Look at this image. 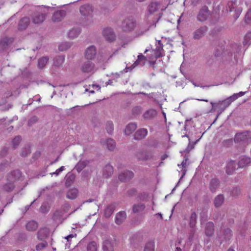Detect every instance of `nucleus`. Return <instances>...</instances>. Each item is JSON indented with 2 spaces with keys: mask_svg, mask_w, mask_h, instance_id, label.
<instances>
[{
  "mask_svg": "<svg viewBox=\"0 0 251 251\" xmlns=\"http://www.w3.org/2000/svg\"><path fill=\"white\" fill-rule=\"evenodd\" d=\"M165 7L162 3L157 1H152L148 6L146 17L152 23L157 21L162 16L161 11L164 10Z\"/></svg>",
  "mask_w": 251,
  "mask_h": 251,
  "instance_id": "1",
  "label": "nucleus"
},
{
  "mask_svg": "<svg viewBox=\"0 0 251 251\" xmlns=\"http://www.w3.org/2000/svg\"><path fill=\"white\" fill-rule=\"evenodd\" d=\"M52 9L53 7L43 5L38 7L31 17L32 22L36 25L42 24L45 21L49 12Z\"/></svg>",
  "mask_w": 251,
  "mask_h": 251,
  "instance_id": "2",
  "label": "nucleus"
},
{
  "mask_svg": "<svg viewBox=\"0 0 251 251\" xmlns=\"http://www.w3.org/2000/svg\"><path fill=\"white\" fill-rule=\"evenodd\" d=\"M21 175V172L19 170L12 172L8 176L7 182L3 185V189L7 192L12 191L14 188V182L20 178Z\"/></svg>",
  "mask_w": 251,
  "mask_h": 251,
  "instance_id": "3",
  "label": "nucleus"
},
{
  "mask_svg": "<svg viewBox=\"0 0 251 251\" xmlns=\"http://www.w3.org/2000/svg\"><path fill=\"white\" fill-rule=\"evenodd\" d=\"M135 25V19L132 17H129L123 20L121 26L123 31H129L133 30Z\"/></svg>",
  "mask_w": 251,
  "mask_h": 251,
  "instance_id": "4",
  "label": "nucleus"
},
{
  "mask_svg": "<svg viewBox=\"0 0 251 251\" xmlns=\"http://www.w3.org/2000/svg\"><path fill=\"white\" fill-rule=\"evenodd\" d=\"M234 140L237 142H243L247 144L251 142V131H246L236 134Z\"/></svg>",
  "mask_w": 251,
  "mask_h": 251,
  "instance_id": "5",
  "label": "nucleus"
},
{
  "mask_svg": "<svg viewBox=\"0 0 251 251\" xmlns=\"http://www.w3.org/2000/svg\"><path fill=\"white\" fill-rule=\"evenodd\" d=\"M80 69L81 72L87 73H94L96 71L95 64L91 60H87L82 63Z\"/></svg>",
  "mask_w": 251,
  "mask_h": 251,
  "instance_id": "6",
  "label": "nucleus"
},
{
  "mask_svg": "<svg viewBox=\"0 0 251 251\" xmlns=\"http://www.w3.org/2000/svg\"><path fill=\"white\" fill-rule=\"evenodd\" d=\"M210 15V11L207 6H204L199 11L197 15V20L201 22L207 20Z\"/></svg>",
  "mask_w": 251,
  "mask_h": 251,
  "instance_id": "7",
  "label": "nucleus"
},
{
  "mask_svg": "<svg viewBox=\"0 0 251 251\" xmlns=\"http://www.w3.org/2000/svg\"><path fill=\"white\" fill-rule=\"evenodd\" d=\"M207 27L202 26L195 30L193 33V38L195 40H199L204 36L207 32Z\"/></svg>",
  "mask_w": 251,
  "mask_h": 251,
  "instance_id": "8",
  "label": "nucleus"
},
{
  "mask_svg": "<svg viewBox=\"0 0 251 251\" xmlns=\"http://www.w3.org/2000/svg\"><path fill=\"white\" fill-rule=\"evenodd\" d=\"M102 35L105 39L109 42L115 40L116 36L113 29L110 27H106L102 30Z\"/></svg>",
  "mask_w": 251,
  "mask_h": 251,
  "instance_id": "9",
  "label": "nucleus"
},
{
  "mask_svg": "<svg viewBox=\"0 0 251 251\" xmlns=\"http://www.w3.org/2000/svg\"><path fill=\"white\" fill-rule=\"evenodd\" d=\"M146 60V57L142 53H139V54L138 55V58L136 61L131 66L126 68V69L127 70L126 72H127L128 70L131 71L132 69L138 65L143 66L145 65Z\"/></svg>",
  "mask_w": 251,
  "mask_h": 251,
  "instance_id": "10",
  "label": "nucleus"
},
{
  "mask_svg": "<svg viewBox=\"0 0 251 251\" xmlns=\"http://www.w3.org/2000/svg\"><path fill=\"white\" fill-rule=\"evenodd\" d=\"M96 54V49L95 46H91L88 47L85 52V58L87 60H92Z\"/></svg>",
  "mask_w": 251,
  "mask_h": 251,
  "instance_id": "11",
  "label": "nucleus"
},
{
  "mask_svg": "<svg viewBox=\"0 0 251 251\" xmlns=\"http://www.w3.org/2000/svg\"><path fill=\"white\" fill-rule=\"evenodd\" d=\"M232 236V231L229 228H226L222 230V235H218V239L221 244L223 241H227L230 239Z\"/></svg>",
  "mask_w": 251,
  "mask_h": 251,
  "instance_id": "12",
  "label": "nucleus"
},
{
  "mask_svg": "<svg viewBox=\"0 0 251 251\" xmlns=\"http://www.w3.org/2000/svg\"><path fill=\"white\" fill-rule=\"evenodd\" d=\"M115 242L112 239H106L103 242L102 249L103 251H114Z\"/></svg>",
  "mask_w": 251,
  "mask_h": 251,
  "instance_id": "13",
  "label": "nucleus"
},
{
  "mask_svg": "<svg viewBox=\"0 0 251 251\" xmlns=\"http://www.w3.org/2000/svg\"><path fill=\"white\" fill-rule=\"evenodd\" d=\"M231 103V102L230 101L228 98H227L226 100L223 101H220L217 103L211 102L210 103L212 105V109H216L217 107H221L222 106H223L224 109H225L228 107Z\"/></svg>",
  "mask_w": 251,
  "mask_h": 251,
  "instance_id": "14",
  "label": "nucleus"
},
{
  "mask_svg": "<svg viewBox=\"0 0 251 251\" xmlns=\"http://www.w3.org/2000/svg\"><path fill=\"white\" fill-rule=\"evenodd\" d=\"M134 174L130 171H126L121 173L119 176V179L121 181H125L133 178Z\"/></svg>",
  "mask_w": 251,
  "mask_h": 251,
  "instance_id": "15",
  "label": "nucleus"
},
{
  "mask_svg": "<svg viewBox=\"0 0 251 251\" xmlns=\"http://www.w3.org/2000/svg\"><path fill=\"white\" fill-rule=\"evenodd\" d=\"M236 167V164L234 160H229L227 162L226 167V172L228 175H231L235 170Z\"/></svg>",
  "mask_w": 251,
  "mask_h": 251,
  "instance_id": "16",
  "label": "nucleus"
},
{
  "mask_svg": "<svg viewBox=\"0 0 251 251\" xmlns=\"http://www.w3.org/2000/svg\"><path fill=\"white\" fill-rule=\"evenodd\" d=\"M30 23V19L28 17H24L20 20L18 25L19 30H22L26 29Z\"/></svg>",
  "mask_w": 251,
  "mask_h": 251,
  "instance_id": "17",
  "label": "nucleus"
},
{
  "mask_svg": "<svg viewBox=\"0 0 251 251\" xmlns=\"http://www.w3.org/2000/svg\"><path fill=\"white\" fill-rule=\"evenodd\" d=\"M251 162L250 158L246 156H242L240 157V159L238 162V166L240 168L245 167L249 165Z\"/></svg>",
  "mask_w": 251,
  "mask_h": 251,
  "instance_id": "18",
  "label": "nucleus"
},
{
  "mask_svg": "<svg viewBox=\"0 0 251 251\" xmlns=\"http://www.w3.org/2000/svg\"><path fill=\"white\" fill-rule=\"evenodd\" d=\"M148 134V130L146 128H141L138 130L135 135L134 138L136 140H141L144 138Z\"/></svg>",
  "mask_w": 251,
  "mask_h": 251,
  "instance_id": "19",
  "label": "nucleus"
},
{
  "mask_svg": "<svg viewBox=\"0 0 251 251\" xmlns=\"http://www.w3.org/2000/svg\"><path fill=\"white\" fill-rule=\"evenodd\" d=\"M163 46L161 44V41H159L156 46L155 50H153L155 57L158 58L163 56Z\"/></svg>",
  "mask_w": 251,
  "mask_h": 251,
  "instance_id": "20",
  "label": "nucleus"
},
{
  "mask_svg": "<svg viewBox=\"0 0 251 251\" xmlns=\"http://www.w3.org/2000/svg\"><path fill=\"white\" fill-rule=\"evenodd\" d=\"M66 11L63 10L57 11L55 12L52 16V20L54 22H59L61 20L63 17H65Z\"/></svg>",
  "mask_w": 251,
  "mask_h": 251,
  "instance_id": "21",
  "label": "nucleus"
},
{
  "mask_svg": "<svg viewBox=\"0 0 251 251\" xmlns=\"http://www.w3.org/2000/svg\"><path fill=\"white\" fill-rule=\"evenodd\" d=\"M101 143L103 145H106L107 148L109 151H113L116 147V143L115 141L112 139L102 140Z\"/></svg>",
  "mask_w": 251,
  "mask_h": 251,
  "instance_id": "22",
  "label": "nucleus"
},
{
  "mask_svg": "<svg viewBox=\"0 0 251 251\" xmlns=\"http://www.w3.org/2000/svg\"><path fill=\"white\" fill-rule=\"evenodd\" d=\"M126 213L125 211H121L117 214L115 217V223L120 225L122 224L126 219Z\"/></svg>",
  "mask_w": 251,
  "mask_h": 251,
  "instance_id": "23",
  "label": "nucleus"
},
{
  "mask_svg": "<svg viewBox=\"0 0 251 251\" xmlns=\"http://www.w3.org/2000/svg\"><path fill=\"white\" fill-rule=\"evenodd\" d=\"M156 111L154 109H150L146 111L143 116L145 119L150 120L153 118L156 115Z\"/></svg>",
  "mask_w": 251,
  "mask_h": 251,
  "instance_id": "24",
  "label": "nucleus"
},
{
  "mask_svg": "<svg viewBox=\"0 0 251 251\" xmlns=\"http://www.w3.org/2000/svg\"><path fill=\"white\" fill-rule=\"evenodd\" d=\"M92 11V7L89 4L83 5L80 8V12L84 16L89 15Z\"/></svg>",
  "mask_w": 251,
  "mask_h": 251,
  "instance_id": "25",
  "label": "nucleus"
},
{
  "mask_svg": "<svg viewBox=\"0 0 251 251\" xmlns=\"http://www.w3.org/2000/svg\"><path fill=\"white\" fill-rule=\"evenodd\" d=\"M214 224L212 222L206 224L205 229V234L207 236H211L214 233Z\"/></svg>",
  "mask_w": 251,
  "mask_h": 251,
  "instance_id": "26",
  "label": "nucleus"
},
{
  "mask_svg": "<svg viewBox=\"0 0 251 251\" xmlns=\"http://www.w3.org/2000/svg\"><path fill=\"white\" fill-rule=\"evenodd\" d=\"M137 126L135 123H130L126 126L125 132L126 135H129L132 133L137 128Z\"/></svg>",
  "mask_w": 251,
  "mask_h": 251,
  "instance_id": "27",
  "label": "nucleus"
},
{
  "mask_svg": "<svg viewBox=\"0 0 251 251\" xmlns=\"http://www.w3.org/2000/svg\"><path fill=\"white\" fill-rule=\"evenodd\" d=\"M10 42H11L10 39L7 37L2 38L0 40V52L4 50L8 47Z\"/></svg>",
  "mask_w": 251,
  "mask_h": 251,
  "instance_id": "28",
  "label": "nucleus"
},
{
  "mask_svg": "<svg viewBox=\"0 0 251 251\" xmlns=\"http://www.w3.org/2000/svg\"><path fill=\"white\" fill-rule=\"evenodd\" d=\"M49 233V230L48 228H42L38 232V238L39 239L43 240L48 236Z\"/></svg>",
  "mask_w": 251,
  "mask_h": 251,
  "instance_id": "29",
  "label": "nucleus"
},
{
  "mask_svg": "<svg viewBox=\"0 0 251 251\" xmlns=\"http://www.w3.org/2000/svg\"><path fill=\"white\" fill-rule=\"evenodd\" d=\"M113 167L109 164H107L104 167L103 169V175L105 177H107L111 176L113 174Z\"/></svg>",
  "mask_w": 251,
  "mask_h": 251,
  "instance_id": "30",
  "label": "nucleus"
},
{
  "mask_svg": "<svg viewBox=\"0 0 251 251\" xmlns=\"http://www.w3.org/2000/svg\"><path fill=\"white\" fill-rule=\"evenodd\" d=\"M219 186V181L217 178H213L211 180L209 184V188L212 192H215Z\"/></svg>",
  "mask_w": 251,
  "mask_h": 251,
  "instance_id": "31",
  "label": "nucleus"
},
{
  "mask_svg": "<svg viewBox=\"0 0 251 251\" xmlns=\"http://www.w3.org/2000/svg\"><path fill=\"white\" fill-rule=\"evenodd\" d=\"M78 194V190L76 188H72L69 190L67 193V197L69 199H75Z\"/></svg>",
  "mask_w": 251,
  "mask_h": 251,
  "instance_id": "32",
  "label": "nucleus"
},
{
  "mask_svg": "<svg viewBox=\"0 0 251 251\" xmlns=\"http://www.w3.org/2000/svg\"><path fill=\"white\" fill-rule=\"evenodd\" d=\"M114 209L115 205L113 204L108 205L105 209V216L107 218L109 217L113 214Z\"/></svg>",
  "mask_w": 251,
  "mask_h": 251,
  "instance_id": "33",
  "label": "nucleus"
},
{
  "mask_svg": "<svg viewBox=\"0 0 251 251\" xmlns=\"http://www.w3.org/2000/svg\"><path fill=\"white\" fill-rule=\"evenodd\" d=\"M80 33V30L79 28H75L70 30L68 33V36L71 38H75L77 37Z\"/></svg>",
  "mask_w": 251,
  "mask_h": 251,
  "instance_id": "34",
  "label": "nucleus"
},
{
  "mask_svg": "<svg viewBox=\"0 0 251 251\" xmlns=\"http://www.w3.org/2000/svg\"><path fill=\"white\" fill-rule=\"evenodd\" d=\"M88 163L89 162L87 160L80 161L75 166V168L77 172H79L82 171Z\"/></svg>",
  "mask_w": 251,
  "mask_h": 251,
  "instance_id": "35",
  "label": "nucleus"
},
{
  "mask_svg": "<svg viewBox=\"0 0 251 251\" xmlns=\"http://www.w3.org/2000/svg\"><path fill=\"white\" fill-rule=\"evenodd\" d=\"M37 223L34 221L28 222L26 225V228L27 230L29 231L35 230L37 229Z\"/></svg>",
  "mask_w": 251,
  "mask_h": 251,
  "instance_id": "36",
  "label": "nucleus"
},
{
  "mask_svg": "<svg viewBox=\"0 0 251 251\" xmlns=\"http://www.w3.org/2000/svg\"><path fill=\"white\" fill-rule=\"evenodd\" d=\"M224 200V198L223 195H218L214 200V205L216 207H219L220 206L222 203H223Z\"/></svg>",
  "mask_w": 251,
  "mask_h": 251,
  "instance_id": "37",
  "label": "nucleus"
},
{
  "mask_svg": "<svg viewBox=\"0 0 251 251\" xmlns=\"http://www.w3.org/2000/svg\"><path fill=\"white\" fill-rule=\"evenodd\" d=\"M98 246L96 242L92 241L87 247V251H98Z\"/></svg>",
  "mask_w": 251,
  "mask_h": 251,
  "instance_id": "38",
  "label": "nucleus"
},
{
  "mask_svg": "<svg viewBox=\"0 0 251 251\" xmlns=\"http://www.w3.org/2000/svg\"><path fill=\"white\" fill-rule=\"evenodd\" d=\"M155 243L153 241H149L145 247L144 251H154Z\"/></svg>",
  "mask_w": 251,
  "mask_h": 251,
  "instance_id": "39",
  "label": "nucleus"
},
{
  "mask_svg": "<svg viewBox=\"0 0 251 251\" xmlns=\"http://www.w3.org/2000/svg\"><path fill=\"white\" fill-rule=\"evenodd\" d=\"M145 208V204L143 203H139L134 204L133 206V211L135 213H137L144 210Z\"/></svg>",
  "mask_w": 251,
  "mask_h": 251,
  "instance_id": "40",
  "label": "nucleus"
},
{
  "mask_svg": "<svg viewBox=\"0 0 251 251\" xmlns=\"http://www.w3.org/2000/svg\"><path fill=\"white\" fill-rule=\"evenodd\" d=\"M49 60V58L48 57H44L41 58L38 60V67L40 69L43 68L47 64Z\"/></svg>",
  "mask_w": 251,
  "mask_h": 251,
  "instance_id": "41",
  "label": "nucleus"
},
{
  "mask_svg": "<svg viewBox=\"0 0 251 251\" xmlns=\"http://www.w3.org/2000/svg\"><path fill=\"white\" fill-rule=\"evenodd\" d=\"M64 56H58L54 59V64L55 66H58L61 65L64 61Z\"/></svg>",
  "mask_w": 251,
  "mask_h": 251,
  "instance_id": "42",
  "label": "nucleus"
},
{
  "mask_svg": "<svg viewBox=\"0 0 251 251\" xmlns=\"http://www.w3.org/2000/svg\"><path fill=\"white\" fill-rule=\"evenodd\" d=\"M197 214L195 212H193L191 214L190 220V226L191 227L195 226L197 222Z\"/></svg>",
  "mask_w": 251,
  "mask_h": 251,
  "instance_id": "43",
  "label": "nucleus"
},
{
  "mask_svg": "<svg viewBox=\"0 0 251 251\" xmlns=\"http://www.w3.org/2000/svg\"><path fill=\"white\" fill-rule=\"evenodd\" d=\"M251 43V31L248 32L244 37L243 44L244 46L249 45Z\"/></svg>",
  "mask_w": 251,
  "mask_h": 251,
  "instance_id": "44",
  "label": "nucleus"
},
{
  "mask_svg": "<svg viewBox=\"0 0 251 251\" xmlns=\"http://www.w3.org/2000/svg\"><path fill=\"white\" fill-rule=\"evenodd\" d=\"M143 153V155H144V157H143L142 158L140 157H138V158L140 159L149 160V159H151V158H152L153 157V154L151 151L144 152Z\"/></svg>",
  "mask_w": 251,
  "mask_h": 251,
  "instance_id": "45",
  "label": "nucleus"
},
{
  "mask_svg": "<svg viewBox=\"0 0 251 251\" xmlns=\"http://www.w3.org/2000/svg\"><path fill=\"white\" fill-rule=\"evenodd\" d=\"M106 129L109 134H111L112 133L114 129V127L113 123L112 122L108 121L107 122L106 125Z\"/></svg>",
  "mask_w": 251,
  "mask_h": 251,
  "instance_id": "46",
  "label": "nucleus"
},
{
  "mask_svg": "<svg viewBox=\"0 0 251 251\" xmlns=\"http://www.w3.org/2000/svg\"><path fill=\"white\" fill-rule=\"evenodd\" d=\"M70 47V45L68 43H63L61 44H60L58 47V49L60 51H64L68 49H69Z\"/></svg>",
  "mask_w": 251,
  "mask_h": 251,
  "instance_id": "47",
  "label": "nucleus"
},
{
  "mask_svg": "<svg viewBox=\"0 0 251 251\" xmlns=\"http://www.w3.org/2000/svg\"><path fill=\"white\" fill-rule=\"evenodd\" d=\"M30 149L29 147H27L23 149L22 151L21 152V155L22 156L25 157L27 156L29 153H30Z\"/></svg>",
  "mask_w": 251,
  "mask_h": 251,
  "instance_id": "48",
  "label": "nucleus"
},
{
  "mask_svg": "<svg viewBox=\"0 0 251 251\" xmlns=\"http://www.w3.org/2000/svg\"><path fill=\"white\" fill-rule=\"evenodd\" d=\"M21 140V137L19 136L16 137L12 141L14 148H15L19 144Z\"/></svg>",
  "mask_w": 251,
  "mask_h": 251,
  "instance_id": "49",
  "label": "nucleus"
},
{
  "mask_svg": "<svg viewBox=\"0 0 251 251\" xmlns=\"http://www.w3.org/2000/svg\"><path fill=\"white\" fill-rule=\"evenodd\" d=\"M142 111V108L140 106H136L132 109L133 115H137L139 114Z\"/></svg>",
  "mask_w": 251,
  "mask_h": 251,
  "instance_id": "50",
  "label": "nucleus"
},
{
  "mask_svg": "<svg viewBox=\"0 0 251 251\" xmlns=\"http://www.w3.org/2000/svg\"><path fill=\"white\" fill-rule=\"evenodd\" d=\"M47 245V243L46 242H43L40 243H39L38 245L36 246V249L37 250H41L42 249L45 248L46 246Z\"/></svg>",
  "mask_w": 251,
  "mask_h": 251,
  "instance_id": "51",
  "label": "nucleus"
},
{
  "mask_svg": "<svg viewBox=\"0 0 251 251\" xmlns=\"http://www.w3.org/2000/svg\"><path fill=\"white\" fill-rule=\"evenodd\" d=\"M241 192L240 188L239 187H235L231 191V194L233 196H238Z\"/></svg>",
  "mask_w": 251,
  "mask_h": 251,
  "instance_id": "52",
  "label": "nucleus"
},
{
  "mask_svg": "<svg viewBox=\"0 0 251 251\" xmlns=\"http://www.w3.org/2000/svg\"><path fill=\"white\" fill-rule=\"evenodd\" d=\"M40 210L42 213H46L48 211L49 206H48L47 204L46 203H43L40 207Z\"/></svg>",
  "mask_w": 251,
  "mask_h": 251,
  "instance_id": "53",
  "label": "nucleus"
},
{
  "mask_svg": "<svg viewBox=\"0 0 251 251\" xmlns=\"http://www.w3.org/2000/svg\"><path fill=\"white\" fill-rule=\"evenodd\" d=\"M65 169V167L64 166H61L59 169H57L55 172L51 173L50 174L52 176L53 175H55L56 176H58L61 172L64 171Z\"/></svg>",
  "mask_w": 251,
  "mask_h": 251,
  "instance_id": "54",
  "label": "nucleus"
},
{
  "mask_svg": "<svg viewBox=\"0 0 251 251\" xmlns=\"http://www.w3.org/2000/svg\"><path fill=\"white\" fill-rule=\"evenodd\" d=\"M236 5V4L235 2L231 1L228 3V6L229 8V11L232 12L234 10V8Z\"/></svg>",
  "mask_w": 251,
  "mask_h": 251,
  "instance_id": "55",
  "label": "nucleus"
},
{
  "mask_svg": "<svg viewBox=\"0 0 251 251\" xmlns=\"http://www.w3.org/2000/svg\"><path fill=\"white\" fill-rule=\"evenodd\" d=\"M230 101L232 102L233 101L235 100L236 99L238 98V94H234L232 96L228 98Z\"/></svg>",
  "mask_w": 251,
  "mask_h": 251,
  "instance_id": "56",
  "label": "nucleus"
},
{
  "mask_svg": "<svg viewBox=\"0 0 251 251\" xmlns=\"http://www.w3.org/2000/svg\"><path fill=\"white\" fill-rule=\"evenodd\" d=\"M193 237H194V233H192V234H191L190 235V236L188 238V241L187 242V244L188 245H190L192 244V242L193 240Z\"/></svg>",
  "mask_w": 251,
  "mask_h": 251,
  "instance_id": "57",
  "label": "nucleus"
},
{
  "mask_svg": "<svg viewBox=\"0 0 251 251\" xmlns=\"http://www.w3.org/2000/svg\"><path fill=\"white\" fill-rule=\"evenodd\" d=\"M246 20H251V10H250L247 12L246 15Z\"/></svg>",
  "mask_w": 251,
  "mask_h": 251,
  "instance_id": "58",
  "label": "nucleus"
},
{
  "mask_svg": "<svg viewBox=\"0 0 251 251\" xmlns=\"http://www.w3.org/2000/svg\"><path fill=\"white\" fill-rule=\"evenodd\" d=\"M188 159L187 158H185V159H184L183 160V161L181 163V165H178V166H182V167L183 168H186V163H187V161Z\"/></svg>",
  "mask_w": 251,
  "mask_h": 251,
  "instance_id": "59",
  "label": "nucleus"
},
{
  "mask_svg": "<svg viewBox=\"0 0 251 251\" xmlns=\"http://www.w3.org/2000/svg\"><path fill=\"white\" fill-rule=\"evenodd\" d=\"M235 13H236V18L237 19L239 15L241 14V12H242V10L240 8H238L237 9H236L235 10Z\"/></svg>",
  "mask_w": 251,
  "mask_h": 251,
  "instance_id": "60",
  "label": "nucleus"
},
{
  "mask_svg": "<svg viewBox=\"0 0 251 251\" xmlns=\"http://www.w3.org/2000/svg\"><path fill=\"white\" fill-rule=\"evenodd\" d=\"M37 117H32V118L30 119V120H29V123H31V122H35L37 121Z\"/></svg>",
  "mask_w": 251,
  "mask_h": 251,
  "instance_id": "61",
  "label": "nucleus"
},
{
  "mask_svg": "<svg viewBox=\"0 0 251 251\" xmlns=\"http://www.w3.org/2000/svg\"><path fill=\"white\" fill-rule=\"evenodd\" d=\"M74 237V235L73 234H70L66 237H65V239L67 240L68 242L69 241L70 238H72Z\"/></svg>",
  "mask_w": 251,
  "mask_h": 251,
  "instance_id": "62",
  "label": "nucleus"
},
{
  "mask_svg": "<svg viewBox=\"0 0 251 251\" xmlns=\"http://www.w3.org/2000/svg\"><path fill=\"white\" fill-rule=\"evenodd\" d=\"M92 87L93 88H98V90H100V87L99 85L93 84Z\"/></svg>",
  "mask_w": 251,
  "mask_h": 251,
  "instance_id": "63",
  "label": "nucleus"
},
{
  "mask_svg": "<svg viewBox=\"0 0 251 251\" xmlns=\"http://www.w3.org/2000/svg\"><path fill=\"white\" fill-rule=\"evenodd\" d=\"M236 94H238V98H239L240 97L243 96L245 94V92H239L238 93H236Z\"/></svg>",
  "mask_w": 251,
  "mask_h": 251,
  "instance_id": "64",
  "label": "nucleus"
}]
</instances>
